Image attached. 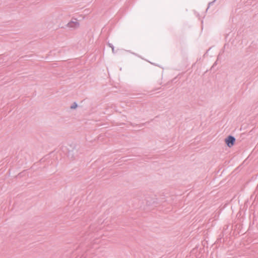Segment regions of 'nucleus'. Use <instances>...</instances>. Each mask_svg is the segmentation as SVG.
<instances>
[{
    "label": "nucleus",
    "instance_id": "obj_4",
    "mask_svg": "<svg viewBox=\"0 0 258 258\" xmlns=\"http://www.w3.org/2000/svg\"><path fill=\"white\" fill-rule=\"evenodd\" d=\"M216 1V0H214L213 2H212L210 3L209 4V5H212V4H214Z\"/></svg>",
    "mask_w": 258,
    "mask_h": 258
},
{
    "label": "nucleus",
    "instance_id": "obj_3",
    "mask_svg": "<svg viewBox=\"0 0 258 258\" xmlns=\"http://www.w3.org/2000/svg\"><path fill=\"white\" fill-rule=\"evenodd\" d=\"M77 106V104L75 103L74 105H73V106H71V108L72 109H74V108H76Z\"/></svg>",
    "mask_w": 258,
    "mask_h": 258
},
{
    "label": "nucleus",
    "instance_id": "obj_2",
    "mask_svg": "<svg viewBox=\"0 0 258 258\" xmlns=\"http://www.w3.org/2000/svg\"><path fill=\"white\" fill-rule=\"evenodd\" d=\"M75 21H72L70 22L68 25L71 27H75L78 25V22H77L76 19L74 20Z\"/></svg>",
    "mask_w": 258,
    "mask_h": 258
},
{
    "label": "nucleus",
    "instance_id": "obj_1",
    "mask_svg": "<svg viewBox=\"0 0 258 258\" xmlns=\"http://www.w3.org/2000/svg\"><path fill=\"white\" fill-rule=\"evenodd\" d=\"M235 138L232 136H228L227 138L225 139V142L226 144V145L229 147H232L235 143Z\"/></svg>",
    "mask_w": 258,
    "mask_h": 258
}]
</instances>
